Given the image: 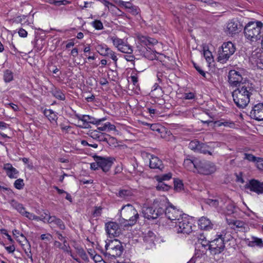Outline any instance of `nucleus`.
Listing matches in <instances>:
<instances>
[{
	"label": "nucleus",
	"mask_w": 263,
	"mask_h": 263,
	"mask_svg": "<svg viewBox=\"0 0 263 263\" xmlns=\"http://www.w3.org/2000/svg\"><path fill=\"white\" fill-rule=\"evenodd\" d=\"M142 213L143 217L148 220L155 219L164 214L170 220L172 226L184 214L166 200L159 201L157 199L154 201L152 206L143 208Z\"/></svg>",
	"instance_id": "f257e3e1"
},
{
	"label": "nucleus",
	"mask_w": 263,
	"mask_h": 263,
	"mask_svg": "<svg viewBox=\"0 0 263 263\" xmlns=\"http://www.w3.org/2000/svg\"><path fill=\"white\" fill-rule=\"evenodd\" d=\"M255 91L254 85L249 81H245L232 92L234 102L239 108H244L250 102V98Z\"/></svg>",
	"instance_id": "f03ea898"
},
{
	"label": "nucleus",
	"mask_w": 263,
	"mask_h": 263,
	"mask_svg": "<svg viewBox=\"0 0 263 263\" xmlns=\"http://www.w3.org/2000/svg\"><path fill=\"white\" fill-rule=\"evenodd\" d=\"M139 214L137 210L130 204L122 206L120 210L119 222L124 227L135 225L138 219Z\"/></svg>",
	"instance_id": "7ed1b4c3"
},
{
	"label": "nucleus",
	"mask_w": 263,
	"mask_h": 263,
	"mask_svg": "<svg viewBox=\"0 0 263 263\" xmlns=\"http://www.w3.org/2000/svg\"><path fill=\"white\" fill-rule=\"evenodd\" d=\"M263 24L260 21L249 22L244 28L245 37L251 42H256L261 37V29Z\"/></svg>",
	"instance_id": "20e7f679"
},
{
	"label": "nucleus",
	"mask_w": 263,
	"mask_h": 263,
	"mask_svg": "<svg viewBox=\"0 0 263 263\" xmlns=\"http://www.w3.org/2000/svg\"><path fill=\"white\" fill-rule=\"evenodd\" d=\"M139 39L141 45L143 46L140 50L141 54L150 60L156 59V53L154 52L152 47L158 43L157 41L155 39L144 36L140 37Z\"/></svg>",
	"instance_id": "39448f33"
},
{
	"label": "nucleus",
	"mask_w": 263,
	"mask_h": 263,
	"mask_svg": "<svg viewBox=\"0 0 263 263\" xmlns=\"http://www.w3.org/2000/svg\"><path fill=\"white\" fill-rule=\"evenodd\" d=\"M174 222L173 227L177 233L189 234L192 231L191 219L185 214Z\"/></svg>",
	"instance_id": "423d86ee"
},
{
	"label": "nucleus",
	"mask_w": 263,
	"mask_h": 263,
	"mask_svg": "<svg viewBox=\"0 0 263 263\" xmlns=\"http://www.w3.org/2000/svg\"><path fill=\"white\" fill-rule=\"evenodd\" d=\"M236 48L231 42L223 43L218 51V61L225 63L235 52Z\"/></svg>",
	"instance_id": "0eeeda50"
},
{
	"label": "nucleus",
	"mask_w": 263,
	"mask_h": 263,
	"mask_svg": "<svg viewBox=\"0 0 263 263\" xmlns=\"http://www.w3.org/2000/svg\"><path fill=\"white\" fill-rule=\"evenodd\" d=\"M105 247V254L115 258L120 256L124 250L121 242L117 239L109 240L108 242H106Z\"/></svg>",
	"instance_id": "6e6552de"
},
{
	"label": "nucleus",
	"mask_w": 263,
	"mask_h": 263,
	"mask_svg": "<svg viewBox=\"0 0 263 263\" xmlns=\"http://www.w3.org/2000/svg\"><path fill=\"white\" fill-rule=\"evenodd\" d=\"M109 39L112 41L114 46L119 51L126 54L133 53V47L128 43L126 40L120 39L116 35L110 36Z\"/></svg>",
	"instance_id": "1a4fd4ad"
},
{
	"label": "nucleus",
	"mask_w": 263,
	"mask_h": 263,
	"mask_svg": "<svg viewBox=\"0 0 263 263\" xmlns=\"http://www.w3.org/2000/svg\"><path fill=\"white\" fill-rule=\"evenodd\" d=\"M208 249L213 255L221 253L224 251L226 248L223 240L220 237H218V234L216 235V237L214 240L210 241Z\"/></svg>",
	"instance_id": "9d476101"
},
{
	"label": "nucleus",
	"mask_w": 263,
	"mask_h": 263,
	"mask_svg": "<svg viewBox=\"0 0 263 263\" xmlns=\"http://www.w3.org/2000/svg\"><path fill=\"white\" fill-rule=\"evenodd\" d=\"M197 172L201 175H209L214 173L216 171L215 165L210 161H201L198 159L197 165Z\"/></svg>",
	"instance_id": "9b49d317"
},
{
	"label": "nucleus",
	"mask_w": 263,
	"mask_h": 263,
	"mask_svg": "<svg viewBox=\"0 0 263 263\" xmlns=\"http://www.w3.org/2000/svg\"><path fill=\"white\" fill-rule=\"evenodd\" d=\"M242 70H231L229 72L228 82L231 86H238L245 81L242 77Z\"/></svg>",
	"instance_id": "f8f14e48"
},
{
	"label": "nucleus",
	"mask_w": 263,
	"mask_h": 263,
	"mask_svg": "<svg viewBox=\"0 0 263 263\" xmlns=\"http://www.w3.org/2000/svg\"><path fill=\"white\" fill-rule=\"evenodd\" d=\"M96 49L100 55L104 57H108L115 62L117 61L118 58L116 55L115 52L110 48L108 47L106 45H98L96 46Z\"/></svg>",
	"instance_id": "ddd939ff"
},
{
	"label": "nucleus",
	"mask_w": 263,
	"mask_h": 263,
	"mask_svg": "<svg viewBox=\"0 0 263 263\" xmlns=\"http://www.w3.org/2000/svg\"><path fill=\"white\" fill-rule=\"evenodd\" d=\"M94 159L98 161L100 168L105 173L109 171L114 160V159L111 157L104 158L98 156H95Z\"/></svg>",
	"instance_id": "4468645a"
},
{
	"label": "nucleus",
	"mask_w": 263,
	"mask_h": 263,
	"mask_svg": "<svg viewBox=\"0 0 263 263\" xmlns=\"http://www.w3.org/2000/svg\"><path fill=\"white\" fill-rule=\"evenodd\" d=\"M250 116L256 120H263V103H258L254 105L250 111Z\"/></svg>",
	"instance_id": "2eb2a0df"
},
{
	"label": "nucleus",
	"mask_w": 263,
	"mask_h": 263,
	"mask_svg": "<svg viewBox=\"0 0 263 263\" xmlns=\"http://www.w3.org/2000/svg\"><path fill=\"white\" fill-rule=\"evenodd\" d=\"M106 232L110 237H117L120 233L118 224L115 222H108L105 224Z\"/></svg>",
	"instance_id": "dca6fc26"
},
{
	"label": "nucleus",
	"mask_w": 263,
	"mask_h": 263,
	"mask_svg": "<svg viewBox=\"0 0 263 263\" xmlns=\"http://www.w3.org/2000/svg\"><path fill=\"white\" fill-rule=\"evenodd\" d=\"M105 120L106 119L104 118L101 119H96L89 115H87V117L86 118V122H83L82 123V124L78 125V126L82 128H91V126L89 124L90 123L95 125H99L101 122L105 121Z\"/></svg>",
	"instance_id": "f3484780"
},
{
	"label": "nucleus",
	"mask_w": 263,
	"mask_h": 263,
	"mask_svg": "<svg viewBox=\"0 0 263 263\" xmlns=\"http://www.w3.org/2000/svg\"><path fill=\"white\" fill-rule=\"evenodd\" d=\"M247 188L258 194L263 193V183L256 180H251L249 182Z\"/></svg>",
	"instance_id": "a211bd4d"
},
{
	"label": "nucleus",
	"mask_w": 263,
	"mask_h": 263,
	"mask_svg": "<svg viewBox=\"0 0 263 263\" xmlns=\"http://www.w3.org/2000/svg\"><path fill=\"white\" fill-rule=\"evenodd\" d=\"M227 28L229 34H236L241 29V25L238 21L232 20L227 24Z\"/></svg>",
	"instance_id": "6ab92c4d"
},
{
	"label": "nucleus",
	"mask_w": 263,
	"mask_h": 263,
	"mask_svg": "<svg viewBox=\"0 0 263 263\" xmlns=\"http://www.w3.org/2000/svg\"><path fill=\"white\" fill-rule=\"evenodd\" d=\"M198 159L195 157L185 159L183 162L184 167L188 171L195 172Z\"/></svg>",
	"instance_id": "aec40b11"
},
{
	"label": "nucleus",
	"mask_w": 263,
	"mask_h": 263,
	"mask_svg": "<svg viewBox=\"0 0 263 263\" xmlns=\"http://www.w3.org/2000/svg\"><path fill=\"white\" fill-rule=\"evenodd\" d=\"M149 167L151 168L158 169L161 171L164 167L162 160L154 156H151V158L149 159Z\"/></svg>",
	"instance_id": "412c9836"
},
{
	"label": "nucleus",
	"mask_w": 263,
	"mask_h": 263,
	"mask_svg": "<svg viewBox=\"0 0 263 263\" xmlns=\"http://www.w3.org/2000/svg\"><path fill=\"white\" fill-rule=\"evenodd\" d=\"M218 237H220L224 243L227 242H232V244L235 243V240L232 235V232L229 229L222 230L220 234H217Z\"/></svg>",
	"instance_id": "4be33fe9"
},
{
	"label": "nucleus",
	"mask_w": 263,
	"mask_h": 263,
	"mask_svg": "<svg viewBox=\"0 0 263 263\" xmlns=\"http://www.w3.org/2000/svg\"><path fill=\"white\" fill-rule=\"evenodd\" d=\"M198 225L201 229L205 230L212 229L213 226L211 220L205 217H202L199 219Z\"/></svg>",
	"instance_id": "5701e85b"
},
{
	"label": "nucleus",
	"mask_w": 263,
	"mask_h": 263,
	"mask_svg": "<svg viewBox=\"0 0 263 263\" xmlns=\"http://www.w3.org/2000/svg\"><path fill=\"white\" fill-rule=\"evenodd\" d=\"M245 243L250 247H261L263 246L262 239L254 236L245 239Z\"/></svg>",
	"instance_id": "b1692460"
},
{
	"label": "nucleus",
	"mask_w": 263,
	"mask_h": 263,
	"mask_svg": "<svg viewBox=\"0 0 263 263\" xmlns=\"http://www.w3.org/2000/svg\"><path fill=\"white\" fill-rule=\"evenodd\" d=\"M4 169L6 171L7 175L10 178H16L17 177L18 172L11 164H5Z\"/></svg>",
	"instance_id": "393cba45"
},
{
	"label": "nucleus",
	"mask_w": 263,
	"mask_h": 263,
	"mask_svg": "<svg viewBox=\"0 0 263 263\" xmlns=\"http://www.w3.org/2000/svg\"><path fill=\"white\" fill-rule=\"evenodd\" d=\"M48 219L49 220V223L52 224L53 226H56L61 230H63L65 229V226L61 219L55 216H51V217H49Z\"/></svg>",
	"instance_id": "a878e982"
},
{
	"label": "nucleus",
	"mask_w": 263,
	"mask_h": 263,
	"mask_svg": "<svg viewBox=\"0 0 263 263\" xmlns=\"http://www.w3.org/2000/svg\"><path fill=\"white\" fill-rule=\"evenodd\" d=\"M205 203L211 206L217 208L220 203H222V200L219 197L215 199H206L205 200Z\"/></svg>",
	"instance_id": "bb28decb"
},
{
	"label": "nucleus",
	"mask_w": 263,
	"mask_h": 263,
	"mask_svg": "<svg viewBox=\"0 0 263 263\" xmlns=\"http://www.w3.org/2000/svg\"><path fill=\"white\" fill-rule=\"evenodd\" d=\"M44 114L51 122L56 121L58 119L57 115L51 109H45Z\"/></svg>",
	"instance_id": "cd10ccee"
},
{
	"label": "nucleus",
	"mask_w": 263,
	"mask_h": 263,
	"mask_svg": "<svg viewBox=\"0 0 263 263\" xmlns=\"http://www.w3.org/2000/svg\"><path fill=\"white\" fill-rule=\"evenodd\" d=\"M11 204L13 208L16 210L22 215H23L24 212L25 211V209L22 204L18 203L15 200H12Z\"/></svg>",
	"instance_id": "c85d7f7f"
},
{
	"label": "nucleus",
	"mask_w": 263,
	"mask_h": 263,
	"mask_svg": "<svg viewBox=\"0 0 263 263\" xmlns=\"http://www.w3.org/2000/svg\"><path fill=\"white\" fill-rule=\"evenodd\" d=\"M210 147L206 144L201 143L199 148H198V153H203L204 154L212 155V153L210 151Z\"/></svg>",
	"instance_id": "c756f323"
},
{
	"label": "nucleus",
	"mask_w": 263,
	"mask_h": 263,
	"mask_svg": "<svg viewBox=\"0 0 263 263\" xmlns=\"http://www.w3.org/2000/svg\"><path fill=\"white\" fill-rule=\"evenodd\" d=\"M52 95L60 100H64L65 97L64 94L61 91L60 89L55 88L52 91Z\"/></svg>",
	"instance_id": "7c9ffc66"
},
{
	"label": "nucleus",
	"mask_w": 263,
	"mask_h": 263,
	"mask_svg": "<svg viewBox=\"0 0 263 263\" xmlns=\"http://www.w3.org/2000/svg\"><path fill=\"white\" fill-rule=\"evenodd\" d=\"M200 144L201 143L199 141L195 140L190 142L189 147L191 149L193 150L196 152H198V148H199Z\"/></svg>",
	"instance_id": "2f4dec72"
},
{
	"label": "nucleus",
	"mask_w": 263,
	"mask_h": 263,
	"mask_svg": "<svg viewBox=\"0 0 263 263\" xmlns=\"http://www.w3.org/2000/svg\"><path fill=\"white\" fill-rule=\"evenodd\" d=\"M132 195V191L129 190H121L119 191L118 196L121 198H127Z\"/></svg>",
	"instance_id": "473e14b6"
},
{
	"label": "nucleus",
	"mask_w": 263,
	"mask_h": 263,
	"mask_svg": "<svg viewBox=\"0 0 263 263\" xmlns=\"http://www.w3.org/2000/svg\"><path fill=\"white\" fill-rule=\"evenodd\" d=\"M13 73L11 71L7 69L4 71V80L5 82L8 83L10 82L13 80Z\"/></svg>",
	"instance_id": "72a5a7b5"
},
{
	"label": "nucleus",
	"mask_w": 263,
	"mask_h": 263,
	"mask_svg": "<svg viewBox=\"0 0 263 263\" xmlns=\"http://www.w3.org/2000/svg\"><path fill=\"white\" fill-rule=\"evenodd\" d=\"M174 189L177 191H180L183 188L182 181L179 179H174Z\"/></svg>",
	"instance_id": "f704fd0d"
},
{
	"label": "nucleus",
	"mask_w": 263,
	"mask_h": 263,
	"mask_svg": "<svg viewBox=\"0 0 263 263\" xmlns=\"http://www.w3.org/2000/svg\"><path fill=\"white\" fill-rule=\"evenodd\" d=\"M158 181V184L156 186V189L158 191H168L170 189V186L163 182L157 180Z\"/></svg>",
	"instance_id": "c9c22d12"
},
{
	"label": "nucleus",
	"mask_w": 263,
	"mask_h": 263,
	"mask_svg": "<svg viewBox=\"0 0 263 263\" xmlns=\"http://www.w3.org/2000/svg\"><path fill=\"white\" fill-rule=\"evenodd\" d=\"M260 55H261V53H258V52H252L251 57L250 58V60L254 61V62L255 63V64L257 65V66H258L259 67H261V66H259V64H262V63L261 62V60L259 59H256L255 57L256 56L257 57H260Z\"/></svg>",
	"instance_id": "e433bc0d"
},
{
	"label": "nucleus",
	"mask_w": 263,
	"mask_h": 263,
	"mask_svg": "<svg viewBox=\"0 0 263 263\" xmlns=\"http://www.w3.org/2000/svg\"><path fill=\"white\" fill-rule=\"evenodd\" d=\"M101 132H98L97 130H89L87 134L93 139L97 141Z\"/></svg>",
	"instance_id": "4c0bfd02"
},
{
	"label": "nucleus",
	"mask_w": 263,
	"mask_h": 263,
	"mask_svg": "<svg viewBox=\"0 0 263 263\" xmlns=\"http://www.w3.org/2000/svg\"><path fill=\"white\" fill-rule=\"evenodd\" d=\"M172 177V174L171 173L163 175L162 176H158L156 177L157 180H160L162 182L165 180H170Z\"/></svg>",
	"instance_id": "58836bf2"
},
{
	"label": "nucleus",
	"mask_w": 263,
	"mask_h": 263,
	"mask_svg": "<svg viewBox=\"0 0 263 263\" xmlns=\"http://www.w3.org/2000/svg\"><path fill=\"white\" fill-rule=\"evenodd\" d=\"M92 26L97 30H101L103 28L102 23L100 20H95L91 23Z\"/></svg>",
	"instance_id": "ea45409f"
},
{
	"label": "nucleus",
	"mask_w": 263,
	"mask_h": 263,
	"mask_svg": "<svg viewBox=\"0 0 263 263\" xmlns=\"http://www.w3.org/2000/svg\"><path fill=\"white\" fill-rule=\"evenodd\" d=\"M14 185L17 189H22L24 186L23 180L22 179H18L16 180L14 183Z\"/></svg>",
	"instance_id": "a19ab883"
},
{
	"label": "nucleus",
	"mask_w": 263,
	"mask_h": 263,
	"mask_svg": "<svg viewBox=\"0 0 263 263\" xmlns=\"http://www.w3.org/2000/svg\"><path fill=\"white\" fill-rule=\"evenodd\" d=\"M258 157H256L251 154H247V153L245 154L244 159H247L249 161L256 162L257 163V160H258Z\"/></svg>",
	"instance_id": "79ce46f5"
},
{
	"label": "nucleus",
	"mask_w": 263,
	"mask_h": 263,
	"mask_svg": "<svg viewBox=\"0 0 263 263\" xmlns=\"http://www.w3.org/2000/svg\"><path fill=\"white\" fill-rule=\"evenodd\" d=\"M13 234L14 236H15L16 237H18L17 235L21 236L22 240H17L20 242L24 241L27 242V240L26 237L22 233L20 234L19 231L17 230H14L13 231Z\"/></svg>",
	"instance_id": "37998d69"
},
{
	"label": "nucleus",
	"mask_w": 263,
	"mask_h": 263,
	"mask_svg": "<svg viewBox=\"0 0 263 263\" xmlns=\"http://www.w3.org/2000/svg\"><path fill=\"white\" fill-rule=\"evenodd\" d=\"M102 208L101 206H96L94 211L92 213V215L94 217H99L101 215Z\"/></svg>",
	"instance_id": "c03bdc74"
},
{
	"label": "nucleus",
	"mask_w": 263,
	"mask_h": 263,
	"mask_svg": "<svg viewBox=\"0 0 263 263\" xmlns=\"http://www.w3.org/2000/svg\"><path fill=\"white\" fill-rule=\"evenodd\" d=\"M148 126H150V128L153 131H156L158 133L161 132L160 126L158 124H150L146 123Z\"/></svg>",
	"instance_id": "a18cd8bd"
},
{
	"label": "nucleus",
	"mask_w": 263,
	"mask_h": 263,
	"mask_svg": "<svg viewBox=\"0 0 263 263\" xmlns=\"http://www.w3.org/2000/svg\"><path fill=\"white\" fill-rule=\"evenodd\" d=\"M119 5L120 6L124 7L125 8L128 9V10L132 7L133 5L131 3L128 2H124L122 1H119Z\"/></svg>",
	"instance_id": "49530a36"
},
{
	"label": "nucleus",
	"mask_w": 263,
	"mask_h": 263,
	"mask_svg": "<svg viewBox=\"0 0 263 263\" xmlns=\"http://www.w3.org/2000/svg\"><path fill=\"white\" fill-rule=\"evenodd\" d=\"M203 54H204V56L206 60L208 62L211 63V61L212 59V53L209 50H206L204 51Z\"/></svg>",
	"instance_id": "de8ad7c7"
},
{
	"label": "nucleus",
	"mask_w": 263,
	"mask_h": 263,
	"mask_svg": "<svg viewBox=\"0 0 263 263\" xmlns=\"http://www.w3.org/2000/svg\"><path fill=\"white\" fill-rule=\"evenodd\" d=\"M77 253L79 255L82 259L84 260H88L87 255L83 248L80 249V250H79Z\"/></svg>",
	"instance_id": "09e8293b"
},
{
	"label": "nucleus",
	"mask_w": 263,
	"mask_h": 263,
	"mask_svg": "<svg viewBox=\"0 0 263 263\" xmlns=\"http://www.w3.org/2000/svg\"><path fill=\"white\" fill-rule=\"evenodd\" d=\"M128 12L133 15H137L139 12V9L135 6L133 5L132 7L128 10Z\"/></svg>",
	"instance_id": "8fccbe9b"
},
{
	"label": "nucleus",
	"mask_w": 263,
	"mask_h": 263,
	"mask_svg": "<svg viewBox=\"0 0 263 263\" xmlns=\"http://www.w3.org/2000/svg\"><path fill=\"white\" fill-rule=\"evenodd\" d=\"M106 136H107V134L103 133H100V135H99V137L98 138L97 141L100 142H107V139L106 138Z\"/></svg>",
	"instance_id": "3c124183"
},
{
	"label": "nucleus",
	"mask_w": 263,
	"mask_h": 263,
	"mask_svg": "<svg viewBox=\"0 0 263 263\" xmlns=\"http://www.w3.org/2000/svg\"><path fill=\"white\" fill-rule=\"evenodd\" d=\"M40 217L41 221H43L44 222H47L49 223V220L48 219V218H49V217H51V216L49 215L47 213H44L43 214H42L40 216Z\"/></svg>",
	"instance_id": "603ef678"
},
{
	"label": "nucleus",
	"mask_w": 263,
	"mask_h": 263,
	"mask_svg": "<svg viewBox=\"0 0 263 263\" xmlns=\"http://www.w3.org/2000/svg\"><path fill=\"white\" fill-rule=\"evenodd\" d=\"M194 66L195 68L196 69V70L204 78H205L206 73L205 72L202 70V69L200 68V67L197 65H196L195 63H194Z\"/></svg>",
	"instance_id": "864d4df0"
},
{
	"label": "nucleus",
	"mask_w": 263,
	"mask_h": 263,
	"mask_svg": "<svg viewBox=\"0 0 263 263\" xmlns=\"http://www.w3.org/2000/svg\"><path fill=\"white\" fill-rule=\"evenodd\" d=\"M256 166L259 170L263 171V158H258Z\"/></svg>",
	"instance_id": "5fc2aeb1"
},
{
	"label": "nucleus",
	"mask_w": 263,
	"mask_h": 263,
	"mask_svg": "<svg viewBox=\"0 0 263 263\" xmlns=\"http://www.w3.org/2000/svg\"><path fill=\"white\" fill-rule=\"evenodd\" d=\"M52 238V236L49 234H42L41 235V239L43 240H47L48 241H49Z\"/></svg>",
	"instance_id": "6e6d98bb"
},
{
	"label": "nucleus",
	"mask_w": 263,
	"mask_h": 263,
	"mask_svg": "<svg viewBox=\"0 0 263 263\" xmlns=\"http://www.w3.org/2000/svg\"><path fill=\"white\" fill-rule=\"evenodd\" d=\"M75 117L79 120L81 121L82 123L86 122V118L87 117V115L76 114Z\"/></svg>",
	"instance_id": "4d7b16f0"
},
{
	"label": "nucleus",
	"mask_w": 263,
	"mask_h": 263,
	"mask_svg": "<svg viewBox=\"0 0 263 263\" xmlns=\"http://www.w3.org/2000/svg\"><path fill=\"white\" fill-rule=\"evenodd\" d=\"M66 243H67L66 240H64V246L61 248L62 250H63L64 252L68 253V254L70 253L71 250L69 246L67 247L66 245Z\"/></svg>",
	"instance_id": "13d9d810"
},
{
	"label": "nucleus",
	"mask_w": 263,
	"mask_h": 263,
	"mask_svg": "<svg viewBox=\"0 0 263 263\" xmlns=\"http://www.w3.org/2000/svg\"><path fill=\"white\" fill-rule=\"evenodd\" d=\"M124 58L127 61L132 62H134L135 59L134 55L132 53L124 55Z\"/></svg>",
	"instance_id": "bf43d9fd"
},
{
	"label": "nucleus",
	"mask_w": 263,
	"mask_h": 263,
	"mask_svg": "<svg viewBox=\"0 0 263 263\" xmlns=\"http://www.w3.org/2000/svg\"><path fill=\"white\" fill-rule=\"evenodd\" d=\"M23 215L28 218L30 220H33L34 214H33V213H29L25 210Z\"/></svg>",
	"instance_id": "052dcab7"
},
{
	"label": "nucleus",
	"mask_w": 263,
	"mask_h": 263,
	"mask_svg": "<svg viewBox=\"0 0 263 263\" xmlns=\"http://www.w3.org/2000/svg\"><path fill=\"white\" fill-rule=\"evenodd\" d=\"M18 34L21 37H25L27 36V32L23 28H21L18 32Z\"/></svg>",
	"instance_id": "680f3d73"
},
{
	"label": "nucleus",
	"mask_w": 263,
	"mask_h": 263,
	"mask_svg": "<svg viewBox=\"0 0 263 263\" xmlns=\"http://www.w3.org/2000/svg\"><path fill=\"white\" fill-rule=\"evenodd\" d=\"M96 162L92 163L90 164V168L93 170H97L100 167L99 164H98V161L95 160Z\"/></svg>",
	"instance_id": "e2e57ef3"
},
{
	"label": "nucleus",
	"mask_w": 263,
	"mask_h": 263,
	"mask_svg": "<svg viewBox=\"0 0 263 263\" xmlns=\"http://www.w3.org/2000/svg\"><path fill=\"white\" fill-rule=\"evenodd\" d=\"M233 224L237 228H242L245 224L243 222L239 220H236L234 221Z\"/></svg>",
	"instance_id": "0e129e2a"
},
{
	"label": "nucleus",
	"mask_w": 263,
	"mask_h": 263,
	"mask_svg": "<svg viewBox=\"0 0 263 263\" xmlns=\"http://www.w3.org/2000/svg\"><path fill=\"white\" fill-rule=\"evenodd\" d=\"M195 97V95L193 92H188L184 94V98L185 99H193Z\"/></svg>",
	"instance_id": "69168bd1"
},
{
	"label": "nucleus",
	"mask_w": 263,
	"mask_h": 263,
	"mask_svg": "<svg viewBox=\"0 0 263 263\" xmlns=\"http://www.w3.org/2000/svg\"><path fill=\"white\" fill-rule=\"evenodd\" d=\"M92 2H84L83 3V5L81 4L80 5V6L82 8V9L89 8L91 6Z\"/></svg>",
	"instance_id": "338daca9"
},
{
	"label": "nucleus",
	"mask_w": 263,
	"mask_h": 263,
	"mask_svg": "<svg viewBox=\"0 0 263 263\" xmlns=\"http://www.w3.org/2000/svg\"><path fill=\"white\" fill-rule=\"evenodd\" d=\"M92 258H93V260H95V261H96V262H101L102 260V257L100 255H98V254H96L95 255L92 256Z\"/></svg>",
	"instance_id": "774afa93"
}]
</instances>
